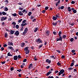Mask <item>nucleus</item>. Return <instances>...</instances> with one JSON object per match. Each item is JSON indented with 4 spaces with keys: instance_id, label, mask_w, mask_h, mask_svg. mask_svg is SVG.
<instances>
[{
    "instance_id": "10",
    "label": "nucleus",
    "mask_w": 78,
    "mask_h": 78,
    "mask_svg": "<svg viewBox=\"0 0 78 78\" xmlns=\"http://www.w3.org/2000/svg\"><path fill=\"white\" fill-rule=\"evenodd\" d=\"M18 14H19V15H20V16H23V13H22V11H19L18 12Z\"/></svg>"
},
{
    "instance_id": "16",
    "label": "nucleus",
    "mask_w": 78,
    "mask_h": 78,
    "mask_svg": "<svg viewBox=\"0 0 78 78\" xmlns=\"http://www.w3.org/2000/svg\"><path fill=\"white\" fill-rule=\"evenodd\" d=\"M33 66V64L31 63L30 64L29 66L28 67V69H30L31 68L30 67H32Z\"/></svg>"
},
{
    "instance_id": "31",
    "label": "nucleus",
    "mask_w": 78,
    "mask_h": 78,
    "mask_svg": "<svg viewBox=\"0 0 78 78\" xmlns=\"http://www.w3.org/2000/svg\"><path fill=\"white\" fill-rule=\"evenodd\" d=\"M74 41V39L73 38H72L70 39V41L71 42H73Z\"/></svg>"
},
{
    "instance_id": "54",
    "label": "nucleus",
    "mask_w": 78,
    "mask_h": 78,
    "mask_svg": "<svg viewBox=\"0 0 78 78\" xmlns=\"http://www.w3.org/2000/svg\"><path fill=\"white\" fill-rule=\"evenodd\" d=\"M8 48H9V49H10V50H11V49H12V48H13L11 46H9L8 47Z\"/></svg>"
},
{
    "instance_id": "8",
    "label": "nucleus",
    "mask_w": 78,
    "mask_h": 78,
    "mask_svg": "<svg viewBox=\"0 0 78 78\" xmlns=\"http://www.w3.org/2000/svg\"><path fill=\"white\" fill-rule=\"evenodd\" d=\"M17 59H18V57L17 55H15L13 57V59L14 60H15V61H17Z\"/></svg>"
},
{
    "instance_id": "20",
    "label": "nucleus",
    "mask_w": 78,
    "mask_h": 78,
    "mask_svg": "<svg viewBox=\"0 0 78 78\" xmlns=\"http://www.w3.org/2000/svg\"><path fill=\"white\" fill-rule=\"evenodd\" d=\"M60 2V1H58L57 2L55 3L56 6H58V4Z\"/></svg>"
},
{
    "instance_id": "35",
    "label": "nucleus",
    "mask_w": 78,
    "mask_h": 78,
    "mask_svg": "<svg viewBox=\"0 0 78 78\" xmlns=\"http://www.w3.org/2000/svg\"><path fill=\"white\" fill-rule=\"evenodd\" d=\"M17 57L18 59H21L22 58V57H21L20 55H18Z\"/></svg>"
},
{
    "instance_id": "4",
    "label": "nucleus",
    "mask_w": 78,
    "mask_h": 78,
    "mask_svg": "<svg viewBox=\"0 0 78 78\" xmlns=\"http://www.w3.org/2000/svg\"><path fill=\"white\" fill-rule=\"evenodd\" d=\"M51 60H50L49 59H46V62H47L49 64H50V63H51Z\"/></svg>"
},
{
    "instance_id": "14",
    "label": "nucleus",
    "mask_w": 78,
    "mask_h": 78,
    "mask_svg": "<svg viewBox=\"0 0 78 78\" xmlns=\"http://www.w3.org/2000/svg\"><path fill=\"white\" fill-rule=\"evenodd\" d=\"M57 23H58V22H56L55 23L54 22H53L52 23V25L54 26H56V25H57Z\"/></svg>"
},
{
    "instance_id": "1",
    "label": "nucleus",
    "mask_w": 78,
    "mask_h": 78,
    "mask_svg": "<svg viewBox=\"0 0 78 78\" xmlns=\"http://www.w3.org/2000/svg\"><path fill=\"white\" fill-rule=\"evenodd\" d=\"M58 35H59L58 36L59 37L58 39V38H57L56 41H62V37H61V34H58Z\"/></svg>"
},
{
    "instance_id": "32",
    "label": "nucleus",
    "mask_w": 78,
    "mask_h": 78,
    "mask_svg": "<svg viewBox=\"0 0 78 78\" xmlns=\"http://www.w3.org/2000/svg\"><path fill=\"white\" fill-rule=\"evenodd\" d=\"M12 15L14 16V17H16V16H17V14L16 13H14L12 14Z\"/></svg>"
},
{
    "instance_id": "36",
    "label": "nucleus",
    "mask_w": 78,
    "mask_h": 78,
    "mask_svg": "<svg viewBox=\"0 0 78 78\" xmlns=\"http://www.w3.org/2000/svg\"><path fill=\"white\" fill-rule=\"evenodd\" d=\"M50 58H53L54 59H55V58L54 56L53 55L50 56Z\"/></svg>"
},
{
    "instance_id": "13",
    "label": "nucleus",
    "mask_w": 78,
    "mask_h": 78,
    "mask_svg": "<svg viewBox=\"0 0 78 78\" xmlns=\"http://www.w3.org/2000/svg\"><path fill=\"white\" fill-rule=\"evenodd\" d=\"M52 73V72H50V71L49 72H48L46 74V76H48L49 75H50V74H51V73Z\"/></svg>"
},
{
    "instance_id": "62",
    "label": "nucleus",
    "mask_w": 78,
    "mask_h": 78,
    "mask_svg": "<svg viewBox=\"0 0 78 78\" xmlns=\"http://www.w3.org/2000/svg\"><path fill=\"white\" fill-rule=\"evenodd\" d=\"M46 34H49V31H47L46 32Z\"/></svg>"
},
{
    "instance_id": "7",
    "label": "nucleus",
    "mask_w": 78,
    "mask_h": 78,
    "mask_svg": "<svg viewBox=\"0 0 78 78\" xmlns=\"http://www.w3.org/2000/svg\"><path fill=\"white\" fill-rule=\"evenodd\" d=\"M14 34L16 35V36H19V31H16L14 33Z\"/></svg>"
},
{
    "instance_id": "56",
    "label": "nucleus",
    "mask_w": 78,
    "mask_h": 78,
    "mask_svg": "<svg viewBox=\"0 0 78 78\" xmlns=\"http://www.w3.org/2000/svg\"><path fill=\"white\" fill-rule=\"evenodd\" d=\"M76 51L74 50H72L71 51V52L72 53H74V52H75Z\"/></svg>"
},
{
    "instance_id": "2",
    "label": "nucleus",
    "mask_w": 78,
    "mask_h": 78,
    "mask_svg": "<svg viewBox=\"0 0 78 78\" xmlns=\"http://www.w3.org/2000/svg\"><path fill=\"white\" fill-rule=\"evenodd\" d=\"M60 17L59 16H58V14L55 15V16H53L52 17V19L53 20H56L57 19V18H59Z\"/></svg>"
},
{
    "instance_id": "15",
    "label": "nucleus",
    "mask_w": 78,
    "mask_h": 78,
    "mask_svg": "<svg viewBox=\"0 0 78 78\" xmlns=\"http://www.w3.org/2000/svg\"><path fill=\"white\" fill-rule=\"evenodd\" d=\"M70 8H71L70 7H68V10L69 12H70V11H72V9H71Z\"/></svg>"
},
{
    "instance_id": "24",
    "label": "nucleus",
    "mask_w": 78,
    "mask_h": 78,
    "mask_svg": "<svg viewBox=\"0 0 78 78\" xmlns=\"http://www.w3.org/2000/svg\"><path fill=\"white\" fill-rule=\"evenodd\" d=\"M30 53V50H27V51H26L25 53L26 54H28Z\"/></svg>"
},
{
    "instance_id": "60",
    "label": "nucleus",
    "mask_w": 78,
    "mask_h": 78,
    "mask_svg": "<svg viewBox=\"0 0 78 78\" xmlns=\"http://www.w3.org/2000/svg\"><path fill=\"white\" fill-rule=\"evenodd\" d=\"M3 47H7V45H6V44H4L3 45Z\"/></svg>"
},
{
    "instance_id": "43",
    "label": "nucleus",
    "mask_w": 78,
    "mask_h": 78,
    "mask_svg": "<svg viewBox=\"0 0 78 78\" xmlns=\"http://www.w3.org/2000/svg\"><path fill=\"white\" fill-rule=\"evenodd\" d=\"M36 21V19L35 18L34 19L32 20V22H34L35 21Z\"/></svg>"
},
{
    "instance_id": "3",
    "label": "nucleus",
    "mask_w": 78,
    "mask_h": 78,
    "mask_svg": "<svg viewBox=\"0 0 78 78\" xmlns=\"http://www.w3.org/2000/svg\"><path fill=\"white\" fill-rule=\"evenodd\" d=\"M7 19V17H2L1 19V22H3L4 20H6Z\"/></svg>"
},
{
    "instance_id": "37",
    "label": "nucleus",
    "mask_w": 78,
    "mask_h": 78,
    "mask_svg": "<svg viewBox=\"0 0 78 78\" xmlns=\"http://www.w3.org/2000/svg\"><path fill=\"white\" fill-rule=\"evenodd\" d=\"M23 27L22 26L21 28L20 29V31H23Z\"/></svg>"
},
{
    "instance_id": "38",
    "label": "nucleus",
    "mask_w": 78,
    "mask_h": 78,
    "mask_svg": "<svg viewBox=\"0 0 78 78\" xmlns=\"http://www.w3.org/2000/svg\"><path fill=\"white\" fill-rule=\"evenodd\" d=\"M74 64L73 63H72L70 65V67H72L73 66V65H74Z\"/></svg>"
},
{
    "instance_id": "40",
    "label": "nucleus",
    "mask_w": 78,
    "mask_h": 78,
    "mask_svg": "<svg viewBox=\"0 0 78 78\" xmlns=\"http://www.w3.org/2000/svg\"><path fill=\"white\" fill-rule=\"evenodd\" d=\"M62 38H64V39H66V35H64L62 36Z\"/></svg>"
},
{
    "instance_id": "64",
    "label": "nucleus",
    "mask_w": 78,
    "mask_h": 78,
    "mask_svg": "<svg viewBox=\"0 0 78 78\" xmlns=\"http://www.w3.org/2000/svg\"><path fill=\"white\" fill-rule=\"evenodd\" d=\"M21 45H22V47L24 46L25 45V43H22Z\"/></svg>"
},
{
    "instance_id": "63",
    "label": "nucleus",
    "mask_w": 78,
    "mask_h": 78,
    "mask_svg": "<svg viewBox=\"0 0 78 78\" xmlns=\"http://www.w3.org/2000/svg\"><path fill=\"white\" fill-rule=\"evenodd\" d=\"M48 78H54V77L53 76H49L48 77Z\"/></svg>"
},
{
    "instance_id": "5",
    "label": "nucleus",
    "mask_w": 78,
    "mask_h": 78,
    "mask_svg": "<svg viewBox=\"0 0 78 78\" xmlns=\"http://www.w3.org/2000/svg\"><path fill=\"white\" fill-rule=\"evenodd\" d=\"M72 11H73V12L74 14L76 13V10H75V8H71Z\"/></svg>"
},
{
    "instance_id": "59",
    "label": "nucleus",
    "mask_w": 78,
    "mask_h": 78,
    "mask_svg": "<svg viewBox=\"0 0 78 78\" xmlns=\"http://www.w3.org/2000/svg\"><path fill=\"white\" fill-rule=\"evenodd\" d=\"M26 11V10L25 9H24L22 11V12L23 13H24V12H25Z\"/></svg>"
},
{
    "instance_id": "30",
    "label": "nucleus",
    "mask_w": 78,
    "mask_h": 78,
    "mask_svg": "<svg viewBox=\"0 0 78 78\" xmlns=\"http://www.w3.org/2000/svg\"><path fill=\"white\" fill-rule=\"evenodd\" d=\"M2 15L5 16V15H6V13L5 12H2Z\"/></svg>"
},
{
    "instance_id": "18",
    "label": "nucleus",
    "mask_w": 78,
    "mask_h": 78,
    "mask_svg": "<svg viewBox=\"0 0 78 78\" xmlns=\"http://www.w3.org/2000/svg\"><path fill=\"white\" fill-rule=\"evenodd\" d=\"M27 25V23H25L24 24H21V26H22V27H24V26Z\"/></svg>"
},
{
    "instance_id": "33",
    "label": "nucleus",
    "mask_w": 78,
    "mask_h": 78,
    "mask_svg": "<svg viewBox=\"0 0 78 78\" xmlns=\"http://www.w3.org/2000/svg\"><path fill=\"white\" fill-rule=\"evenodd\" d=\"M16 28L17 29H18V28H19V25H16Z\"/></svg>"
},
{
    "instance_id": "61",
    "label": "nucleus",
    "mask_w": 78,
    "mask_h": 78,
    "mask_svg": "<svg viewBox=\"0 0 78 78\" xmlns=\"http://www.w3.org/2000/svg\"><path fill=\"white\" fill-rule=\"evenodd\" d=\"M2 26H5V23L4 22H3L2 23Z\"/></svg>"
},
{
    "instance_id": "28",
    "label": "nucleus",
    "mask_w": 78,
    "mask_h": 78,
    "mask_svg": "<svg viewBox=\"0 0 78 78\" xmlns=\"http://www.w3.org/2000/svg\"><path fill=\"white\" fill-rule=\"evenodd\" d=\"M8 36V34L7 33H5V37H7Z\"/></svg>"
},
{
    "instance_id": "21",
    "label": "nucleus",
    "mask_w": 78,
    "mask_h": 78,
    "mask_svg": "<svg viewBox=\"0 0 78 78\" xmlns=\"http://www.w3.org/2000/svg\"><path fill=\"white\" fill-rule=\"evenodd\" d=\"M38 30V27H36L35 28V29H34V31L35 33H36L37 31Z\"/></svg>"
},
{
    "instance_id": "49",
    "label": "nucleus",
    "mask_w": 78,
    "mask_h": 78,
    "mask_svg": "<svg viewBox=\"0 0 78 78\" xmlns=\"http://www.w3.org/2000/svg\"><path fill=\"white\" fill-rule=\"evenodd\" d=\"M75 1H72L71 2V3L72 4H75Z\"/></svg>"
},
{
    "instance_id": "46",
    "label": "nucleus",
    "mask_w": 78,
    "mask_h": 78,
    "mask_svg": "<svg viewBox=\"0 0 78 78\" xmlns=\"http://www.w3.org/2000/svg\"><path fill=\"white\" fill-rule=\"evenodd\" d=\"M17 71L19 72H21V71H22V70H21V69H17Z\"/></svg>"
},
{
    "instance_id": "47",
    "label": "nucleus",
    "mask_w": 78,
    "mask_h": 78,
    "mask_svg": "<svg viewBox=\"0 0 78 78\" xmlns=\"http://www.w3.org/2000/svg\"><path fill=\"white\" fill-rule=\"evenodd\" d=\"M27 59L25 58L23 60V62H27Z\"/></svg>"
},
{
    "instance_id": "26",
    "label": "nucleus",
    "mask_w": 78,
    "mask_h": 78,
    "mask_svg": "<svg viewBox=\"0 0 78 78\" xmlns=\"http://www.w3.org/2000/svg\"><path fill=\"white\" fill-rule=\"evenodd\" d=\"M68 69L69 70H73V68L70 67L68 68Z\"/></svg>"
},
{
    "instance_id": "48",
    "label": "nucleus",
    "mask_w": 78,
    "mask_h": 78,
    "mask_svg": "<svg viewBox=\"0 0 78 78\" xmlns=\"http://www.w3.org/2000/svg\"><path fill=\"white\" fill-rule=\"evenodd\" d=\"M26 22V20H24L23 21L22 23H25Z\"/></svg>"
},
{
    "instance_id": "42",
    "label": "nucleus",
    "mask_w": 78,
    "mask_h": 78,
    "mask_svg": "<svg viewBox=\"0 0 78 78\" xmlns=\"http://www.w3.org/2000/svg\"><path fill=\"white\" fill-rule=\"evenodd\" d=\"M64 8V6H61L60 8L61 9H63Z\"/></svg>"
},
{
    "instance_id": "51",
    "label": "nucleus",
    "mask_w": 78,
    "mask_h": 78,
    "mask_svg": "<svg viewBox=\"0 0 78 78\" xmlns=\"http://www.w3.org/2000/svg\"><path fill=\"white\" fill-rule=\"evenodd\" d=\"M45 10H47V9H48V7L46 6L45 8Z\"/></svg>"
},
{
    "instance_id": "55",
    "label": "nucleus",
    "mask_w": 78,
    "mask_h": 78,
    "mask_svg": "<svg viewBox=\"0 0 78 78\" xmlns=\"http://www.w3.org/2000/svg\"><path fill=\"white\" fill-rule=\"evenodd\" d=\"M19 9H20L21 11H22V10H23V8H19Z\"/></svg>"
},
{
    "instance_id": "39",
    "label": "nucleus",
    "mask_w": 78,
    "mask_h": 78,
    "mask_svg": "<svg viewBox=\"0 0 78 78\" xmlns=\"http://www.w3.org/2000/svg\"><path fill=\"white\" fill-rule=\"evenodd\" d=\"M13 70H14V67H12L10 68V71H13Z\"/></svg>"
},
{
    "instance_id": "22",
    "label": "nucleus",
    "mask_w": 78,
    "mask_h": 78,
    "mask_svg": "<svg viewBox=\"0 0 78 78\" xmlns=\"http://www.w3.org/2000/svg\"><path fill=\"white\" fill-rule=\"evenodd\" d=\"M40 40H41V39L38 38V39H36L35 40V41H36V42H37V43L39 42V41H40Z\"/></svg>"
},
{
    "instance_id": "9",
    "label": "nucleus",
    "mask_w": 78,
    "mask_h": 78,
    "mask_svg": "<svg viewBox=\"0 0 78 78\" xmlns=\"http://www.w3.org/2000/svg\"><path fill=\"white\" fill-rule=\"evenodd\" d=\"M8 44L9 45L11 46V45H13V43L12 42H9L8 43Z\"/></svg>"
},
{
    "instance_id": "41",
    "label": "nucleus",
    "mask_w": 78,
    "mask_h": 78,
    "mask_svg": "<svg viewBox=\"0 0 78 78\" xmlns=\"http://www.w3.org/2000/svg\"><path fill=\"white\" fill-rule=\"evenodd\" d=\"M39 44H42V40H40V41H39Z\"/></svg>"
},
{
    "instance_id": "17",
    "label": "nucleus",
    "mask_w": 78,
    "mask_h": 78,
    "mask_svg": "<svg viewBox=\"0 0 78 78\" xmlns=\"http://www.w3.org/2000/svg\"><path fill=\"white\" fill-rule=\"evenodd\" d=\"M7 55L8 56H12V55H11V54H10V52H9L8 53V54H7Z\"/></svg>"
},
{
    "instance_id": "11",
    "label": "nucleus",
    "mask_w": 78,
    "mask_h": 78,
    "mask_svg": "<svg viewBox=\"0 0 78 78\" xmlns=\"http://www.w3.org/2000/svg\"><path fill=\"white\" fill-rule=\"evenodd\" d=\"M60 72L61 73V74H62L65 72V71H64V70L62 69L60 70Z\"/></svg>"
},
{
    "instance_id": "53",
    "label": "nucleus",
    "mask_w": 78,
    "mask_h": 78,
    "mask_svg": "<svg viewBox=\"0 0 78 78\" xmlns=\"http://www.w3.org/2000/svg\"><path fill=\"white\" fill-rule=\"evenodd\" d=\"M26 32H25L24 31V32L23 33V36H25V34H26Z\"/></svg>"
},
{
    "instance_id": "19",
    "label": "nucleus",
    "mask_w": 78,
    "mask_h": 78,
    "mask_svg": "<svg viewBox=\"0 0 78 78\" xmlns=\"http://www.w3.org/2000/svg\"><path fill=\"white\" fill-rule=\"evenodd\" d=\"M28 28L27 27H26L25 28L24 31L25 32V33H27V31H28Z\"/></svg>"
},
{
    "instance_id": "23",
    "label": "nucleus",
    "mask_w": 78,
    "mask_h": 78,
    "mask_svg": "<svg viewBox=\"0 0 78 78\" xmlns=\"http://www.w3.org/2000/svg\"><path fill=\"white\" fill-rule=\"evenodd\" d=\"M57 65L58 66H61V63H60L59 62H58L57 63Z\"/></svg>"
},
{
    "instance_id": "58",
    "label": "nucleus",
    "mask_w": 78,
    "mask_h": 78,
    "mask_svg": "<svg viewBox=\"0 0 78 78\" xmlns=\"http://www.w3.org/2000/svg\"><path fill=\"white\" fill-rule=\"evenodd\" d=\"M58 34H62V32L59 31L58 33Z\"/></svg>"
},
{
    "instance_id": "25",
    "label": "nucleus",
    "mask_w": 78,
    "mask_h": 78,
    "mask_svg": "<svg viewBox=\"0 0 78 78\" xmlns=\"http://www.w3.org/2000/svg\"><path fill=\"white\" fill-rule=\"evenodd\" d=\"M31 14H32V12H30L28 13V15L29 16H30Z\"/></svg>"
},
{
    "instance_id": "34",
    "label": "nucleus",
    "mask_w": 78,
    "mask_h": 78,
    "mask_svg": "<svg viewBox=\"0 0 78 78\" xmlns=\"http://www.w3.org/2000/svg\"><path fill=\"white\" fill-rule=\"evenodd\" d=\"M23 20L22 19H20L18 21V22H19V23H20V22H22V21Z\"/></svg>"
},
{
    "instance_id": "27",
    "label": "nucleus",
    "mask_w": 78,
    "mask_h": 78,
    "mask_svg": "<svg viewBox=\"0 0 78 78\" xmlns=\"http://www.w3.org/2000/svg\"><path fill=\"white\" fill-rule=\"evenodd\" d=\"M12 25H14V26H16V22H13L12 23Z\"/></svg>"
},
{
    "instance_id": "45",
    "label": "nucleus",
    "mask_w": 78,
    "mask_h": 78,
    "mask_svg": "<svg viewBox=\"0 0 78 78\" xmlns=\"http://www.w3.org/2000/svg\"><path fill=\"white\" fill-rule=\"evenodd\" d=\"M9 37L10 39H13L14 37V36L12 35L11 36H9Z\"/></svg>"
},
{
    "instance_id": "52",
    "label": "nucleus",
    "mask_w": 78,
    "mask_h": 78,
    "mask_svg": "<svg viewBox=\"0 0 78 78\" xmlns=\"http://www.w3.org/2000/svg\"><path fill=\"white\" fill-rule=\"evenodd\" d=\"M53 34H54V35H56L57 34V33L56 32L54 31L53 32Z\"/></svg>"
},
{
    "instance_id": "50",
    "label": "nucleus",
    "mask_w": 78,
    "mask_h": 78,
    "mask_svg": "<svg viewBox=\"0 0 78 78\" xmlns=\"http://www.w3.org/2000/svg\"><path fill=\"white\" fill-rule=\"evenodd\" d=\"M34 17L33 16H30V19H34Z\"/></svg>"
},
{
    "instance_id": "6",
    "label": "nucleus",
    "mask_w": 78,
    "mask_h": 78,
    "mask_svg": "<svg viewBox=\"0 0 78 78\" xmlns=\"http://www.w3.org/2000/svg\"><path fill=\"white\" fill-rule=\"evenodd\" d=\"M14 33H15V30H10V34H14Z\"/></svg>"
},
{
    "instance_id": "44",
    "label": "nucleus",
    "mask_w": 78,
    "mask_h": 78,
    "mask_svg": "<svg viewBox=\"0 0 78 78\" xmlns=\"http://www.w3.org/2000/svg\"><path fill=\"white\" fill-rule=\"evenodd\" d=\"M65 57H66V56H64V55H62L61 56V58H62V59H64V58H65Z\"/></svg>"
},
{
    "instance_id": "57",
    "label": "nucleus",
    "mask_w": 78,
    "mask_h": 78,
    "mask_svg": "<svg viewBox=\"0 0 78 78\" xmlns=\"http://www.w3.org/2000/svg\"><path fill=\"white\" fill-rule=\"evenodd\" d=\"M30 48L32 49V50H34V49L35 48L34 47V46L31 47Z\"/></svg>"
},
{
    "instance_id": "12",
    "label": "nucleus",
    "mask_w": 78,
    "mask_h": 78,
    "mask_svg": "<svg viewBox=\"0 0 78 78\" xmlns=\"http://www.w3.org/2000/svg\"><path fill=\"white\" fill-rule=\"evenodd\" d=\"M28 48H29V47L27 46V47H26L25 48H24V50L25 51H27V50H28Z\"/></svg>"
},
{
    "instance_id": "29",
    "label": "nucleus",
    "mask_w": 78,
    "mask_h": 78,
    "mask_svg": "<svg viewBox=\"0 0 78 78\" xmlns=\"http://www.w3.org/2000/svg\"><path fill=\"white\" fill-rule=\"evenodd\" d=\"M8 8L5 7L4 11H8Z\"/></svg>"
}]
</instances>
